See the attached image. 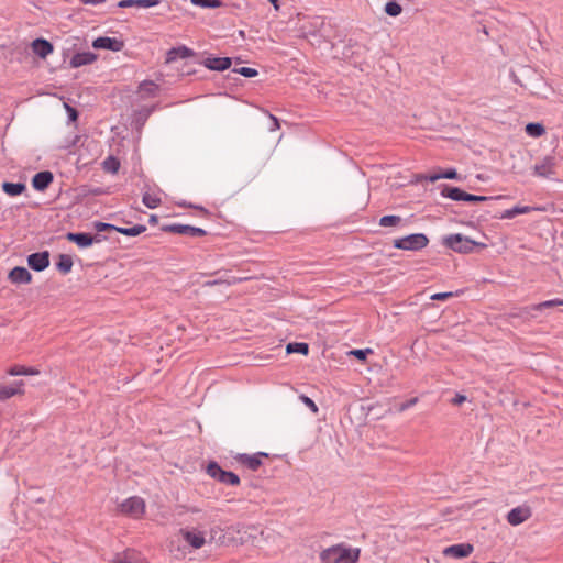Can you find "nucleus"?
Wrapping results in <instances>:
<instances>
[{
	"mask_svg": "<svg viewBox=\"0 0 563 563\" xmlns=\"http://www.w3.org/2000/svg\"><path fill=\"white\" fill-rule=\"evenodd\" d=\"M361 555L360 548L346 543H338L322 550L319 554L321 563H357Z\"/></svg>",
	"mask_w": 563,
	"mask_h": 563,
	"instance_id": "1",
	"label": "nucleus"
},
{
	"mask_svg": "<svg viewBox=\"0 0 563 563\" xmlns=\"http://www.w3.org/2000/svg\"><path fill=\"white\" fill-rule=\"evenodd\" d=\"M117 510L123 516L139 520L146 512V503L140 496H131L118 504Z\"/></svg>",
	"mask_w": 563,
	"mask_h": 563,
	"instance_id": "2",
	"label": "nucleus"
},
{
	"mask_svg": "<svg viewBox=\"0 0 563 563\" xmlns=\"http://www.w3.org/2000/svg\"><path fill=\"white\" fill-rule=\"evenodd\" d=\"M444 244L455 252L465 254L472 253L475 247H487L485 243L473 241L470 238L464 236L460 233L448 235L444 239Z\"/></svg>",
	"mask_w": 563,
	"mask_h": 563,
	"instance_id": "3",
	"label": "nucleus"
},
{
	"mask_svg": "<svg viewBox=\"0 0 563 563\" xmlns=\"http://www.w3.org/2000/svg\"><path fill=\"white\" fill-rule=\"evenodd\" d=\"M181 541L190 551L199 550L207 544V531L198 527H186L179 530Z\"/></svg>",
	"mask_w": 563,
	"mask_h": 563,
	"instance_id": "4",
	"label": "nucleus"
},
{
	"mask_svg": "<svg viewBox=\"0 0 563 563\" xmlns=\"http://www.w3.org/2000/svg\"><path fill=\"white\" fill-rule=\"evenodd\" d=\"M429 243V239L423 233H415L393 242L394 247L405 251H419L424 249Z\"/></svg>",
	"mask_w": 563,
	"mask_h": 563,
	"instance_id": "5",
	"label": "nucleus"
},
{
	"mask_svg": "<svg viewBox=\"0 0 563 563\" xmlns=\"http://www.w3.org/2000/svg\"><path fill=\"white\" fill-rule=\"evenodd\" d=\"M533 175L542 178H552L556 174V159L554 156H545L532 168Z\"/></svg>",
	"mask_w": 563,
	"mask_h": 563,
	"instance_id": "6",
	"label": "nucleus"
},
{
	"mask_svg": "<svg viewBox=\"0 0 563 563\" xmlns=\"http://www.w3.org/2000/svg\"><path fill=\"white\" fill-rule=\"evenodd\" d=\"M207 473L222 482V483H225V484H229V485H238L240 483V479H239V476L232 472H228V471H224L222 470L217 463L214 462H211L208 464L207 466Z\"/></svg>",
	"mask_w": 563,
	"mask_h": 563,
	"instance_id": "7",
	"label": "nucleus"
},
{
	"mask_svg": "<svg viewBox=\"0 0 563 563\" xmlns=\"http://www.w3.org/2000/svg\"><path fill=\"white\" fill-rule=\"evenodd\" d=\"M532 509L528 505H520L507 514V521L510 526H519L530 519Z\"/></svg>",
	"mask_w": 563,
	"mask_h": 563,
	"instance_id": "8",
	"label": "nucleus"
},
{
	"mask_svg": "<svg viewBox=\"0 0 563 563\" xmlns=\"http://www.w3.org/2000/svg\"><path fill=\"white\" fill-rule=\"evenodd\" d=\"M474 551L471 543H459L444 548L443 555L454 559H463L470 556Z\"/></svg>",
	"mask_w": 563,
	"mask_h": 563,
	"instance_id": "9",
	"label": "nucleus"
},
{
	"mask_svg": "<svg viewBox=\"0 0 563 563\" xmlns=\"http://www.w3.org/2000/svg\"><path fill=\"white\" fill-rule=\"evenodd\" d=\"M92 47L96 49H109L112 52H120L124 47V43L114 37L101 36L92 42Z\"/></svg>",
	"mask_w": 563,
	"mask_h": 563,
	"instance_id": "10",
	"label": "nucleus"
},
{
	"mask_svg": "<svg viewBox=\"0 0 563 563\" xmlns=\"http://www.w3.org/2000/svg\"><path fill=\"white\" fill-rule=\"evenodd\" d=\"M165 231L176 234L190 235V236H203L206 231L201 228H196L185 224H172L165 228Z\"/></svg>",
	"mask_w": 563,
	"mask_h": 563,
	"instance_id": "11",
	"label": "nucleus"
},
{
	"mask_svg": "<svg viewBox=\"0 0 563 563\" xmlns=\"http://www.w3.org/2000/svg\"><path fill=\"white\" fill-rule=\"evenodd\" d=\"M24 394V382L18 380L10 385L0 383V400H7L16 395Z\"/></svg>",
	"mask_w": 563,
	"mask_h": 563,
	"instance_id": "12",
	"label": "nucleus"
},
{
	"mask_svg": "<svg viewBox=\"0 0 563 563\" xmlns=\"http://www.w3.org/2000/svg\"><path fill=\"white\" fill-rule=\"evenodd\" d=\"M27 264L29 266L36 271L42 272L49 265V255L48 252H40V253H33L27 256Z\"/></svg>",
	"mask_w": 563,
	"mask_h": 563,
	"instance_id": "13",
	"label": "nucleus"
},
{
	"mask_svg": "<svg viewBox=\"0 0 563 563\" xmlns=\"http://www.w3.org/2000/svg\"><path fill=\"white\" fill-rule=\"evenodd\" d=\"M9 280L12 284H30L32 282L31 273L22 266L12 268L8 275Z\"/></svg>",
	"mask_w": 563,
	"mask_h": 563,
	"instance_id": "14",
	"label": "nucleus"
},
{
	"mask_svg": "<svg viewBox=\"0 0 563 563\" xmlns=\"http://www.w3.org/2000/svg\"><path fill=\"white\" fill-rule=\"evenodd\" d=\"M54 176L51 172H40L32 178V186L35 190L44 191L52 183Z\"/></svg>",
	"mask_w": 563,
	"mask_h": 563,
	"instance_id": "15",
	"label": "nucleus"
},
{
	"mask_svg": "<svg viewBox=\"0 0 563 563\" xmlns=\"http://www.w3.org/2000/svg\"><path fill=\"white\" fill-rule=\"evenodd\" d=\"M31 48L33 53L41 58H46L48 55H51L54 51L53 45L44 40V38H36L31 43Z\"/></svg>",
	"mask_w": 563,
	"mask_h": 563,
	"instance_id": "16",
	"label": "nucleus"
},
{
	"mask_svg": "<svg viewBox=\"0 0 563 563\" xmlns=\"http://www.w3.org/2000/svg\"><path fill=\"white\" fill-rule=\"evenodd\" d=\"M97 60V55L91 52L76 53L69 62L71 68L90 65Z\"/></svg>",
	"mask_w": 563,
	"mask_h": 563,
	"instance_id": "17",
	"label": "nucleus"
},
{
	"mask_svg": "<svg viewBox=\"0 0 563 563\" xmlns=\"http://www.w3.org/2000/svg\"><path fill=\"white\" fill-rule=\"evenodd\" d=\"M231 58L229 57H208L205 60V66L211 70H225L231 66Z\"/></svg>",
	"mask_w": 563,
	"mask_h": 563,
	"instance_id": "18",
	"label": "nucleus"
},
{
	"mask_svg": "<svg viewBox=\"0 0 563 563\" xmlns=\"http://www.w3.org/2000/svg\"><path fill=\"white\" fill-rule=\"evenodd\" d=\"M192 55H194V52L186 46L174 47L167 52L166 63H172V62L176 60L177 58H187Z\"/></svg>",
	"mask_w": 563,
	"mask_h": 563,
	"instance_id": "19",
	"label": "nucleus"
},
{
	"mask_svg": "<svg viewBox=\"0 0 563 563\" xmlns=\"http://www.w3.org/2000/svg\"><path fill=\"white\" fill-rule=\"evenodd\" d=\"M67 240L76 243L79 247H88L93 243V236L88 233H68Z\"/></svg>",
	"mask_w": 563,
	"mask_h": 563,
	"instance_id": "20",
	"label": "nucleus"
},
{
	"mask_svg": "<svg viewBox=\"0 0 563 563\" xmlns=\"http://www.w3.org/2000/svg\"><path fill=\"white\" fill-rule=\"evenodd\" d=\"M161 0H121L118 5L120 8H151L159 4Z\"/></svg>",
	"mask_w": 563,
	"mask_h": 563,
	"instance_id": "21",
	"label": "nucleus"
},
{
	"mask_svg": "<svg viewBox=\"0 0 563 563\" xmlns=\"http://www.w3.org/2000/svg\"><path fill=\"white\" fill-rule=\"evenodd\" d=\"M8 374L11 376H36L40 374V371L35 367L14 365L8 369Z\"/></svg>",
	"mask_w": 563,
	"mask_h": 563,
	"instance_id": "22",
	"label": "nucleus"
},
{
	"mask_svg": "<svg viewBox=\"0 0 563 563\" xmlns=\"http://www.w3.org/2000/svg\"><path fill=\"white\" fill-rule=\"evenodd\" d=\"M2 189L3 191L11 196V197H15V196H19L21 194H23L26 189V186L23 184V183H3L2 184Z\"/></svg>",
	"mask_w": 563,
	"mask_h": 563,
	"instance_id": "23",
	"label": "nucleus"
},
{
	"mask_svg": "<svg viewBox=\"0 0 563 563\" xmlns=\"http://www.w3.org/2000/svg\"><path fill=\"white\" fill-rule=\"evenodd\" d=\"M142 201L147 208L155 209L162 203V198L158 192L146 191L143 195Z\"/></svg>",
	"mask_w": 563,
	"mask_h": 563,
	"instance_id": "24",
	"label": "nucleus"
},
{
	"mask_svg": "<svg viewBox=\"0 0 563 563\" xmlns=\"http://www.w3.org/2000/svg\"><path fill=\"white\" fill-rule=\"evenodd\" d=\"M442 196L448 197L455 201H464L465 198V191L457 187H445L442 190Z\"/></svg>",
	"mask_w": 563,
	"mask_h": 563,
	"instance_id": "25",
	"label": "nucleus"
},
{
	"mask_svg": "<svg viewBox=\"0 0 563 563\" xmlns=\"http://www.w3.org/2000/svg\"><path fill=\"white\" fill-rule=\"evenodd\" d=\"M56 266L60 273L67 274L71 271L73 260L69 255L62 254L59 255Z\"/></svg>",
	"mask_w": 563,
	"mask_h": 563,
	"instance_id": "26",
	"label": "nucleus"
},
{
	"mask_svg": "<svg viewBox=\"0 0 563 563\" xmlns=\"http://www.w3.org/2000/svg\"><path fill=\"white\" fill-rule=\"evenodd\" d=\"M525 130L531 137H540L545 133V129L541 123H528Z\"/></svg>",
	"mask_w": 563,
	"mask_h": 563,
	"instance_id": "27",
	"label": "nucleus"
},
{
	"mask_svg": "<svg viewBox=\"0 0 563 563\" xmlns=\"http://www.w3.org/2000/svg\"><path fill=\"white\" fill-rule=\"evenodd\" d=\"M402 223V219L399 216L390 214L384 216L379 219L380 227H398Z\"/></svg>",
	"mask_w": 563,
	"mask_h": 563,
	"instance_id": "28",
	"label": "nucleus"
},
{
	"mask_svg": "<svg viewBox=\"0 0 563 563\" xmlns=\"http://www.w3.org/2000/svg\"><path fill=\"white\" fill-rule=\"evenodd\" d=\"M531 210H532V208L529 206L514 207L512 209L506 210L503 213L501 218L503 219H511V218L516 217L517 214L529 213Z\"/></svg>",
	"mask_w": 563,
	"mask_h": 563,
	"instance_id": "29",
	"label": "nucleus"
},
{
	"mask_svg": "<svg viewBox=\"0 0 563 563\" xmlns=\"http://www.w3.org/2000/svg\"><path fill=\"white\" fill-rule=\"evenodd\" d=\"M457 177V173L455 169H449L446 170L445 173L443 174H430L428 176H426V179L431 181V183H434L441 178H445V179H455Z\"/></svg>",
	"mask_w": 563,
	"mask_h": 563,
	"instance_id": "30",
	"label": "nucleus"
},
{
	"mask_svg": "<svg viewBox=\"0 0 563 563\" xmlns=\"http://www.w3.org/2000/svg\"><path fill=\"white\" fill-rule=\"evenodd\" d=\"M559 306H563V300L552 299V300H547V301L533 305L531 307V310L541 311L543 309L554 308V307H559Z\"/></svg>",
	"mask_w": 563,
	"mask_h": 563,
	"instance_id": "31",
	"label": "nucleus"
},
{
	"mask_svg": "<svg viewBox=\"0 0 563 563\" xmlns=\"http://www.w3.org/2000/svg\"><path fill=\"white\" fill-rule=\"evenodd\" d=\"M139 89L142 96H154L158 91V86L153 81H143Z\"/></svg>",
	"mask_w": 563,
	"mask_h": 563,
	"instance_id": "32",
	"label": "nucleus"
},
{
	"mask_svg": "<svg viewBox=\"0 0 563 563\" xmlns=\"http://www.w3.org/2000/svg\"><path fill=\"white\" fill-rule=\"evenodd\" d=\"M115 230L128 236H136L143 233L146 230V228L144 225L139 224L131 228H115Z\"/></svg>",
	"mask_w": 563,
	"mask_h": 563,
	"instance_id": "33",
	"label": "nucleus"
},
{
	"mask_svg": "<svg viewBox=\"0 0 563 563\" xmlns=\"http://www.w3.org/2000/svg\"><path fill=\"white\" fill-rule=\"evenodd\" d=\"M287 353H301L303 355H307L309 352V346L307 343H289L286 347Z\"/></svg>",
	"mask_w": 563,
	"mask_h": 563,
	"instance_id": "34",
	"label": "nucleus"
},
{
	"mask_svg": "<svg viewBox=\"0 0 563 563\" xmlns=\"http://www.w3.org/2000/svg\"><path fill=\"white\" fill-rule=\"evenodd\" d=\"M190 2L197 7L211 9L220 8L222 5L220 0H190Z\"/></svg>",
	"mask_w": 563,
	"mask_h": 563,
	"instance_id": "35",
	"label": "nucleus"
},
{
	"mask_svg": "<svg viewBox=\"0 0 563 563\" xmlns=\"http://www.w3.org/2000/svg\"><path fill=\"white\" fill-rule=\"evenodd\" d=\"M402 11V8L396 1H389L385 5V12L390 16H398Z\"/></svg>",
	"mask_w": 563,
	"mask_h": 563,
	"instance_id": "36",
	"label": "nucleus"
},
{
	"mask_svg": "<svg viewBox=\"0 0 563 563\" xmlns=\"http://www.w3.org/2000/svg\"><path fill=\"white\" fill-rule=\"evenodd\" d=\"M103 167L107 172H110V173H117L119 167H120V163L117 158L114 157H108L104 162H103Z\"/></svg>",
	"mask_w": 563,
	"mask_h": 563,
	"instance_id": "37",
	"label": "nucleus"
},
{
	"mask_svg": "<svg viewBox=\"0 0 563 563\" xmlns=\"http://www.w3.org/2000/svg\"><path fill=\"white\" fill-rule=\"evenodd\" d=\"M234 71L247 78L255 77L258 74L256 69L250 67H241L239 69H234Z\"/></svg>",
	"mask_w": 563,
	"mask_h": 563,
	"instance_id": "38",
	"label": "nucleus"
},
{
	"mask_svg": "<svg viewBox=\"0 0 563 563\" xmlns=\"http://www.w3.org/2000/svg\"><path fill=\"white\" fill-rule=\"evenodd\" d=\"M488 199H492V198L490 197H486V196H476V195H472V194L465 192L464 201L479 202V201H486Z\"/></svg>",
	"mask_w": 563,
	"mask_h": 563,
	"instance_id": "39",
	"label": "nucleus"
},
{
	"mask_svg": "<svg viewBox=\"0 0 563 563\" xmlns=\"http://www.w3.org/2000/svg\"><path fill=\"white\" fill-rule=\"evenodd\" d=\"M113 563H143V562L135 560L128 554H124L123 556L117 558Z\"/></svg>",
	"mask_w": 563,
	"mask_h": 563,
	"instance_id": "40",
	"label": "nucleus"
},
{
	"mask_svg": "<svg viewBox=\"0 0 563 563\" xmlns=\"http://www.w3.org/2000/svg\"><path fill=\"white\" fill-rule=\"evenodd\" d=\"M454 296L453 292L449 291V292H437V294H433L430 298L431 300H446V299H450Z\"/></svg>",
	"mask_w": 563,
	"mask_h": 563,
	"instance_id": "41",
	"label": "nucleus"
},
{
	"mask_svg": "<svg viewBox=\"0 0 563 563\" xmlns=\"http://www.w3.org/2000/svg\"><path fill=\"white\" fill-rule=\"evenodd\" d=\"M300 399L302 400V402H303L307 407H309V408L312 410V412H314V413H317V412H318V407H317V405L314 404V401H313L312 399H310L309 397L303 396V395H302V396H300Z\"/></svg>",
	"mask_w": 563,
	"mask_h": 563,
	"instance_id": "42",
	"label": "nucleus"
},
{
	"mask_svg": "<svg viewBox=\"0 0 563 563\" xmlns=\"http://www.w3.org/2000/svg\"><path fill=\"white\" fill-rule=\"evenodd\" d=\"M242 461L247 468H250L251 471H256L260 467L262 460H242Z\"/></svg>",
	"mask_w": 563,
	"mask_h": 563,
	"instance_id": "43",
	"label": "nucleus"
},
{
	"mask_svg": "<svg viewBox=\"0 0 563 563\" xmlns=\"http://www.w3.org/2000/svg\"><path fill=\"white\" fill-rule=\"evenodd\" d=\"M417 402H418V398H417V397H413V398H411V399H409V400H407V401L402 402V404L399 406L398 410H399L400 412H402V411L407 410L408 408H410V407L415 406Z\"/></svg>",
	"mask_w": 563,
	"mask_h": 563,
	"instance_id": "44",
	"label": "nucleus"
},
{
	"mask_svg": "<svg viewBox=\"0 0 563 563\" xmlns=\"http://www.w3.org/2000/svg\"><path fill=\"white\" fill-rule=\"evenodd\" d=\"M371 352V350H353L351 354L354 355L358 360H365L366 355Z\"/></svg>",
	"mask_w": 563,
	"mask_h": 563,
	"instance_id": "45",
	"label": "nucleus"
},
{
	"mask_svg": "<svg viewBox=\"0 0 563 563\" xmlns=\"http://www.w3.org/2000/svg\"><path fill=\"white\" fill-rule=\"evenodd\" d=\"M464 401H466V397L464 395H456L453 399H452V404L453 405H456V406H460L461 404H463Z\"/></svg>",
	"mask_w": 563,
	"mask_h": 563,
	"instance_id": "46",
	"label": "nucleus"
},
{
	"mask_svg": "<svg viewBox=\"0 0 563 563\" xmlns=\"http://www.w3.org/2000/svg\"><path fill=\"white\" fill-rule=\"evenodd\" d=\"M269 118L272 120V126L269 128V130L275 131V130L279 129V122H278L277 118L274 115H269Z\"/></svg>",
	"mask_w": 563,
	"mask_h": 563,
	"instance_id": "47",
	"label": "nucleus"
},
{
	"mask_svg": "<svg viewBox=\"0 0 563 563\" xmlns=\"http://www.w3.org/2000/svg\"><path fill=\"white\" fill-rule=\"evenodd\" d=\"M96 228L98 231H103L106 229H115V227H113L111 224L102 223V222L97 223Z\"/></svg>",
	"mask_w": 563,
	"mask_h": 563,
	"instance_id": "48",
	"label": "nucleus"
},
{
	"mask_svg": "<svg viewBox=\"0 0 563 563\" xmlns=\"http://www.w3.org/2000/svg\"><path fill=\"white\" fill-rule=\"evenodd\" d=\"M85 4H100L106 2V0H80Z\"/></svg>",
	"mask_w": 563,
	"mask_h": 563,
	"instance_id": "49",
	"label": "nucleus"
},
{
	"mask_svg": "<svg viewBox=\"0 0 563 563\" xmlns=\"http://www.w3.org/2000/svg\"><path fill=\"white\" fill-rule=\"evenodd\" d=\"M273 5H274V9L276 11L279 10V3H278V0H268Z\"/></svg>",
	"mask_w": 563,
	"mask_h": 563,
	"instance_id": "50",
	"label": "nucleus"
},
{
	"mask_svg": "<svg viewBox=\"0 0 563 563\" xmlns=\"http://www.w3.org/2000/svg\"><path fill=\"white\" fill-rule=\"evenodd\" d=\"M253 457H268V454L264 452H258Z\"/></svg>",
	"mask_w": 563,
	"mask_h": 563,
	"instance_id": "51",
	"label": "nucleus"
},
{
	"mask_svg": "<svg viewBox=\"0 0 563 563\" xmlns=\"http://www.w3.org/2000/svg\"><path fill=\"white\" fill-rule=\"evenodd\" d=\"M69 110H70V112H71V113H70L71 119H73V120H76V118H77V113H76V111H75L74 109H69Z\"/></svg>",
	"mask_w": 563,
	"mask_h": 563,
	"instance_id": "52",
	"label": "nucleus"
},
{
	"mask_svg": "<svg viewBox=\"0 0 563 563\" xmlns=\"http://www.w3.org/2000/svg\"><path fill=\"white\" fill-rule=\"evenodd\" d=\"M245 278H233L231 282H229V284H235L238 282H242L244 280Z\"/></svg>",
	"mask_w": 563,
	"mask_h": 563,
	"instance_id": "53",
	"label": "nucleus"
},
{
	"mask_svg": "<svg viewBox=\"0 0 563 563\" xmlns=\"http://www.w3.org/2000/svg\"><path fill=\"white\" fill-rule=\"evenodd\" d=\"M218 283H219V282L213 280V282H209V283H207V285H216V284H218Z\"/></svg>",
	"mask_w": 563,
	"mask_h": 563,
	"instance_id": "54",
	"label": "nucleus"
},
{
	"mask_svg": "<svg viewBox=\"0 0 563 563\" xmlns=\"http://www.w3.org/2000/svg\"><path fill=\"white\" fill-rule=\"evenodd\" d=\"M238 457L243 459V457H247V456L246 455H239Z\"/></svg>",
	"mask_w": 563,
	"mask_h": 563,
	"instance_id": "55",
	"label": "nucleus"
}]
</instances>
